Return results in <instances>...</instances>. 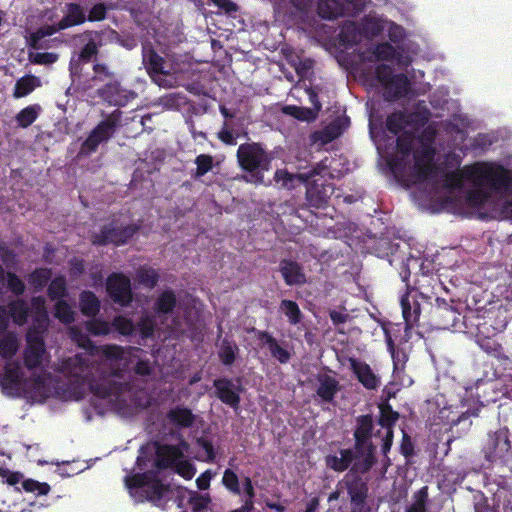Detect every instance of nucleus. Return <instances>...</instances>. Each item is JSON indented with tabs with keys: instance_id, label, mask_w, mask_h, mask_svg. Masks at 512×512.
<instances>
[{
	"instance_id": "13d9d810",
	"label": "nucleus",
	"mask_w": 512,
	"mask_h": 512,
	"mask_svg": "<svg viewBox=\"0 0 512 512\" xmlns=\"http://www.w3.org/2000/svg\"><path fill=\"white\" fill-rule=\"evenodd\" d=\"M340 42L352 46L358 41V31L355 23H350L341 28L339 33Z\"/></svg>"
},
{
	"instance_id": "f03ea898",
	"label": "nucleus",
	"mask_w": 512,
	"mask_h": 512,
	"mask_svg": "<svg viewBox=\"0 0 512 512\" xmlns=\"http://www.w3.org/2000/svg\"><path fill=\"white\" fill-rule=\"evenodd\" d=\"M380 431L374 434V417L372 414H363L355 418L353 428V448L362 459L355 463V469L362 472H369L377 463V447L373 443V436H378Z\"/></svg>"
},
{
	"instance_id": "a211bd4d",
	"label": "nucleus",
	"mask_w": 512,
	"mask_h": 512,
	"mask_svg": "<svg viewBox=\"0 0 512 512\" xmlns=\"http://www.w3.org/2000/svg\"><path fill=\"white\" fill-rule=\"evenodd\" d=\"M89 5L90 0H82L80 3H65V14L60 20V27L68 29L87 22L86 12Z\"/></svg>"
},
{
	"instance_id": "3c124183",
	"label": "nucleus",
	"mask_w": 512,
	"mask_h": 512,
	"mask_svg": "<svg viewBox=\"0 0 512 512\" xmlns=\"http://www.w3.org/2000/svg\"><path fill=\"white\" fill-rule=\"evenodd\" d=\"M372 55L376 61H391L397 58L398 52L390 43L383 42L374 47Z\"/></svg>"
},
{
	"instance_id": "79ce46f5",
	"label": "nucleus",
	"mask_w": 512,
	"mask_h": 512,
	"mask_svg": "<svg viewBox=\"0 0 512 512\" xmlns=\"http://www.w3.org/2000/svg\"><path fill=\"white\" fill-rule=\"evenodd\" d=\"M51 278L52 270L50 268H36L29 274L28 283L33 287L35 292H40Z\"/></svg>"
},
{
	"instance_id": "603ef678",
	"label": "nucleus",
	"mask_w": 512,
	"mask_h": 512,
	"mask_svg": "<svg viewBox=\"0 0 512 512\" xmlns=\"http://www.w3.org/2000/svg\"><path fill=\"white\" fill-rule=\"evenodd\" d=\"M54 316L63 324H71L75 320L72 307L63 299L55 303Z\"/></svg>"
},
{
	"instance_id": "37998d69",
	"label": "nucleus",
	"mask_w": 512,
	"mask_h": 512,
	"mask_svg": "<svg viewBox=\"0 0 512 512\" xmlns=\"http://www.w3.org/2000/svg\"><path fill=\"white\" fill-rule=\"evenodd\" d=\"M160 279L158 271L152 267L141 266L136 272V280L146 288L153 289Z\"/></svg>"
},
{
	"instance_id": "864d4df0",
	"label": "nucleus",
	"mask_w": 512,
	"mask_h": 512,
	"mask_svg": "<svg viewBox=\"0 0 512 512\" xmlns=\"http://www.w3.org/2000/svg\"><path fill=\"white\" fill-rule=\"evenodd\" d=\"M384 27L379 19L365 17L361 22L360 32L366 37L379 36Z\"/></svg>"
},
{
	"instance_id": "bf43d9fd",
	"label": "nucleus",
	"mask_w": 512,
	"mask_h": 512,
	"mask_svg": "<svg viewBox=\"0 0 512 512\" xmlns=\"http://www.w3.org/2000/svg\"><path fill=\"white\" fill-rule=\"evenodd\" d=\"M349 125L348 118H337L325 128V134L329 140L340 136L345 128Z\"/></svg>"
},
{
	"instance_id": "39448f33",
	"label": "nucleus",
	"mask_w": 512,
	"mask_h": 512,
	"mask_svg": "<svg viewBox=\"0 0 512 512\" xmlns=\"http://www.w3.org/2000/svg\"><path fill=\"white\" fill-rule=\"evenodd\" d=\"M328 174L325 165L317 164L311 170L299 174V180L306 183V200L311 207L320 209L325 208L334 188L324 177Z\"/></svg>"
},
{
	"instance_id": "72a5a7b5",
	"label": "nucleus",
	"mask_w": 512,
	"mask_h": 512,
	"mask_svg": "<svg viewBox=\"0 0 512 512\" xmlns=\"http://www.w3.org/2000/svg\"><path fill=\"white\" fill-rule=\"evenodd\" d=\"M412 291L414 289H408V292L401 297L400 301L403 318L407 325L417 322L421 312L420 304L414 298L412 301L410 299Z\"/></svg>"
},
{
	"instance_id": "2f4dec72",
	"label": "nucleus",
	"mask_w": 512,
	"mask_h": 512,
	"mask_svg": "<svg viewBox=\"0 0 512 512\" xmlns=\"http://www.w3.org/2000/svg\"><path fill=\"white\" fill-rule=\"evenodd\" d=\"M62 30H66L64 27H60V21L53 24H46L39 27L36 31L30 34L28 38L29 46L34 50H39L44 47V38L52 36Z\"/></svg>"
},
{
	"instance_id": "a19ab883",
	"label": "nucleus",
	"mask_w": 512,
	"mask_h": 512,
	"mask_svg": "<svg viewBox=\"0 0 512 512\" xmlns=\"http://www.w3.org/2000/svg\"><path fill=\"white\" fill-rule=\"evenodd\" d=\"M39 85V78L34 75H25L17 80L14 87L13 96L17 99L25 97Z\"/></svg>"
},
{
	"instance_id": "5701e85b",
	"label": "nucleus",
	"mask_w": 512,
	"mask_h": 512,
	"mask_svg": "<svg viewBox=\"0 0 512 512\" xmlns=\"http://www.w3.org/2000/svg\"><path fill=\"white\" fill-rule=\"evenodd\" d=\"M183 457L184 454L177 445H159L156 450L155 466L161 470L172 468Z\"/></svg>"
},
{
	"instance_id": "e2e57ef3",
	"label": "nucleus",
	"mask_w": 512,
	"mask_h": 512,
	"mask_svg": "<svg viewBox=\"0 0 512 512\" xmlns=\"http://www.w3.org/2000/svg\"><path fill=\"white\" fill-rule=\"evenodd\" d=\"M483 186H474L467 192V200L471 205H483L489 198V194L482 189Z\"/></svg>"
},
{
	"instance_id": "774afa93",
	"label": "nucleus",
	"mask_w": 512,
	"mask_h": 512,
	"mask_svg": "<svg viewBox=\"0 0 512 512\" xmlns=\"http://www.w3.org/2000/svg\"><path fill=\"white\" fill-rule=\"evenodd\" d=\"M7 286L16 296L22 295L25 292L24 282L13 272L7 273Z\"/></svg>"
},
{
	"instance_id": "e433bc0d",
	"label": "nucleus",
	"mask_w": 512,
	"mask_h": 512,
	"mask_svg": "<svg viewBox=\"0 0 512 512\" xmlns=\"http://www.w3.org/2000/svg\"><path fill=\"white\" fill-rule=\"evenodd\" d=\"M177 305V297L172 289H166L157 297L153 309L158 315H167L174 311Z\"/></svg>"
},
{
	"instance_id": "c85d7f7f",
	"label": "nucleus",
	"mask_w": 512,
	"mask_h": 512,
	"mask_svg": "<svg viewBox=\"0 0 512 512\" xmlns=\"http://www.w3.org/2000/svg\"><path fill=\"white\" fill-rule=\"evenodd\" d=\"M22 379V373L17 363L6 364L4 373L0 377V385L2 389L9 395H14L18 391Z\"/></svg>"
},
{
	"instance_id": "5fc2aeb1",
	"label": "nucleus",
	"mask_w": 512,
	"mask_h": 512,
	"mask_svg": "<svg viewBox=\"0 0 512 512\" xmlns=\"http://www.w3.org/2000/svg\"><path fill=\"white\" fill-rule=\"evenodd\" d=\"M18 350L17 338L8 334L0 339V356L4 359H11Z\"/></svg>"
},
{
	"instance_id": "ddd939ff",
	"label": "nucleus",
	"mask_w": 512,
	"mask_h": 512,
	"mask_svg": "<svg viewBox=\"0 0 512 512\" xmlns=\"http://www.w3.org/2000/svg\"><path fill=\"white\" fill-rule=\"evenodd\" d=\"M0 478L3 483L10 486H15L21 482L25 492L35 493L37 496L47 495L51 490V486L47 482H39L31 478L24 479L23 473L11 471L5 467H0Z\"/></svg>"
},
{
	"instance_id": "423d86ee",
	"label": "nucleus",
	"mask_w": 512,
	"mask_h": 512,
	"mask_svg": "<svg viewBox=\"0 0 512 512\" xmlns=\"http://www.w3.org/2000/svg\"><path fill=\"white\" fill-rule=\"evenodd\" d=\"M121 116L122 112L116 109L101 120L81 144V154L90 155L97 151L101 143L108 142L119 128Z\"/></svg>"
},
{
	"instance_id": "680f3d73",
	"label": "nucleus",
	"mask_w": 512,
	"mask_h": 512,
	"mask_svg": "<svg viewBox=\"0 0 512 512\" xmlns=\"http://www.w3.org/2000/svg\"><path fill=\"white\" fill-rule=\"evenodd\" d=\"M155 320L150 316H143L137 323V330L142 338L147 339L154 335Z\"/></svg>"
},
{
	"instance_id": "0eeeda50",
	"label": "nucleus",
	"mask_w": 512,
	"mask_h": 512,
	"mask_svg": "<svg viewBox=\"0 0 512 512\" xmlns=\"http://www.w3.org/2000/svg\"><path fill=\"white\" fill-rule=\"evenodd\" d=\"M139 229L140 227L137 224L119 226L116 221H112L103 225L99 232L92 233L90 241L95 246H106L108 244L122 246L127 244Z\"/></svg>"
},
{
	"instance_id": "6ab92c4d",
	"label": "nucleus",
	"mask_w": 512,
	"mask_h": 512,
	"mask_svg": "<svg viewBox=\"0 0 512 512\" xmlns=\"http://www.w3.org/2000/svg\"><path fill=\"white\" fill-rule=\"evenodd\" d=\"M350 368L362 386L368 390H376L380 386V377L369 364L354 357L349 358Z\"/></svg>"
},
{
	"instance_id": "4c0bfd02",
	"label": "nucleus",
	"mask_w": 512,
	"mask_h": 512,
	"mask_svg": "<svg viewBox=\"0 0 512 512\" xmlns=\"http://www.w3.org/2000/svg\"><path fill=\"white\" fill-rule=\"evenodd\" d=\"M63 368L71 376L77 378L86 377L89 368V360L86 357L77 354L66 359L63 362Z\"/></svg>"
},
{
	"instance_id": "aec40b11",
	"label": "nucleus",
	"mask_w": 512,
	"mask_h": 512,
	"mask_svg": "<svg viewBox=\"0 0 512 512\" xmlns=\"http://www.w3.org/2000/svg\"><path fill=\"white\" fill-rule=\"evenodd\" d=\"M488 458H503L511 449L508 429H499L489 434L488 443L485 447Z\"/></svg>"
},
{
	"instance_id": "69168bd1",
	"label": "nucleus",
	"mask_w": 512,
	"mask_h": 512,
	"mask_svg": "<svg viewBox=\"0 0 512 512\" xmlns=\"http://www.w3.org/2000/svg\"><path fill=\"white\" fill-rule=\"evenodd\" d=\"M142 56V64H164V59L155 51L150 43L142 46Z\"/></svg>"
},
{
	"instance_id": "49530a36",
	"label": "nucleus",
	"mask_w": 512,
	"mask_h": 512,
	"mask_svg": "<svg viewBox=\"0 0 512 512\" xmlns=\"http://www.w3.org/2000/svg\"><path fill=\"white\" fill-rule=\"evenodd\" d=\"M47 295L52 301L62 300L67 295V282L64 276H57L50 280Z\"/></svg>"
},
{
	"instance_id": "7c9ffc66",
	"label": "nucleus",
	"mask_w": 512,
	"mask_h": 512,
	"mask_svg": "<svg viewBox=\"0 0 512 512\" xmlns=\"http://www.w3.org/2000/svg\"><path fill=\"white\" fill-rule=\"evenodd\" d=\"M416 116V113H407L401 110L392 112L386 118V129L390 133L398 135L406 126H409L414 121Z\"/></svg>"
},
{
	"instance_id": "1a4fd4ad",
	"label": "nucleus",
	"mask_w": 512,
	"mask_h": 512,
	"mask_svg": "<svg viewBox=\"0 0 512 512\" xmlns=\"http://www.w3.org/2000/svg\"><path fill=\"white\" fill-rule=\"evenodd\" d=\"M366 473L355 469V463H353L343 480L350 499L351 509L369 511V508L366 507L369 487L367 481L361 476Z\"/></svg>"
},
{
	"instance_id": "0e129e2a",
	"label": "nucleus",
	"mask_w": 512,
	"mask_h": 512,
	"mask_svg": "<svg viewBox=\"0 0 512 512\" xmlns=\"http://www.w3.org/2000/svg\"><path fill=\"white\" fill-rule=\"evenodd\" d=\"M223 485L232 493L239 495L240 486L237 474L231 469H226L222 478Z\"/></svg>"
},
{
	"instance_id": "a18cd8bd",
	"label": "nucleus",
	"mask_w": 512,
	"mask_h": 512,
	"mask_svg": "<svg viewBox=\"0 0 512 512\" xmlns=\"http://www.w3.org/2000/svg\"><path fill=\"white\" fill-rule=\"evenodd\" d=\"M286 114L291 115L297 120L311 122L314 121L319 113V108L311 109L308 107H300L295 105L286 106L284 109Z\"/></svg>"
},
{
	"instance_id": "a878e982",
	"label": "nucleus",
	"mask_w": 512,
	"mask_h": 512,
	"mask_svg": "<svg viewBox=\"0 0 512 512\" xmlns=\"http://www.w3.org/2000/svg\"><path fill=\"white\" fill-rule=\"evenodd\" d=\"M166 420L177 429L190 428L196 420L192 410L183 405H176L166 413Z\"/></svg>"
},
{
	"instance_id": "2eb2a0df",
	"label": "nucleus",
	"mask_w": 512,
	"mask_h": 512,
	"mask_svg": "<svg viewBox=\"0 0 512 512\" xmlns=\"http://www.w3.org/2000/svg\"><path fill=\"white\" fill-rule=\"evenodd\" d=\"M214 395L224 404L237 410L241 402V385L234 384L232 379L223 377L213 381Z\"/></svg>"
},
{
	"instance_id": "6e6552de",
	"label": "nucleus",
	"mask_w": 512,
	"mask_h": 512,
	"mask_svg": "<svg viewBox=\"0 0 512 512\" xmlns=\"http://www.w3.org/2000/svg\"><path fill=\"white\" fill-rule=\"evenodd\" d=\"M112 29L85 30L74 37L78 48V61L84 64L97 61L99 49L104 45L105 36L113 33Z\"/></svg>"
},
{
	"instance_id": "473e14b6",
	"label": "nucleus",
	"mask_w": 512,
	"mask_h": 512,
	"mask_svg": "<svg viewBox=\"0 0 512 512\" xmlns=\"http://www.w3.org/2000/svg\"><path fill=\"white\" fill-rule=\"evenodd\" d=\"M379 416L377 424L380 425L385 431H394V426L399 420V413L393 410L389 404L388 399L378 404Z\"/></svg>"
},
{
	"instance_id": "b1692460",
	"label": "nucleus",
	"mask_w": 512,
	"mask_h": 512,
	"mask_svg": "<svg viewBox=\"0 0 512 512\" xmlns=\"http://www.w3.org/2000/svg\"><path fill=\"white\" fill-rule=\"evenodd\" d=\"M125 384L116 381L112 377H102L99 381L90 383V390L93 395L105 399L110 396L118 397L124 391Z\"/></svg>"
},
{
	"instance_id": "c756f323",
	"label": "nucleus",
	"mask_w": 512,
	"mask_h": 512,
	"mask_svg": "<svg viewBox=\"0 0 512 512\" xmlns=\"http://www.w3.org/2000/svg\"><path fill=\"white\" fill-rule=\"evenodd\" d=\"M349 3L342 0H320L318 3V14L321 18L334 20L347 14Z\"/></svg>"
},
{
	"instance_id": "f8f14e48",
	"label": "nucleus",
	"mask_w": 512,
	"mask_h": 512,
	"mask_svg": "<svg viewBox=\"0 0 512 512\" xmlns=\"http://www.w3.org/2000/svg\"><path fill=\"white\" fill-rule=\"evenodd\" d=\"M109 297L121 306H128L133 300L130 279L122 273H112L106 280Z\"/></svg>"
},
{
	"instance_id": "412c9836",
	"label": "nucleus",
	"mask_w": 512,
	"mask_h": 512,
	"mask_svg": "<svg viewBox=\"0 0 512 512\" xmlns=\"http://www.w3.org/2000/svg\"><path fill=\"white\" fill-rule=\"evenodd\" d=\"M339 454L340 456L327 455L325 457L326 466L335 472H344L353 462L359 463L362 459V456H359L354 448L340 449Z\"/></svg>"
},
{
	"instance_id": "f704fd0d",
	"label": "nucleus",
	"mask_w": 512,
	"mask_h": 512,
	"mask_svg": "<svg viewBox=\"0 0 512 512\" xmlns=\"http://www.w3.org/2000/svg\"><path fill=\"white\" fill-rule=\"evenodd\" d=\"M79 306L81 313L86 317H95L100 311V300L96 294L89 290H84L79 295Z\"/></svg>"
},
{
	"instance_id": "052dcab7",
	"label": "nucleus",
	"mask_w": 512,
	"mask_h": 512,
	"mask_svg": "<svg viewBox=\"0 0 512 512\" xmlns=\"http://www.w3.org/2000/svg\"><path fill=\"white\" fill-rule=\"evenodd\" d=\"M86 329L90 334L94 336L107 335L111 330L110 324L107 321L101 319H92L87 321Z\"/></svg>"
},
{
	"instance_id": "7ed1b4c3",
	"label": "nucleus",
	"mask_w": 512,
	"mask_h": 512,
	"mask_svg": "<svg viewBox=\"0 0 512 512\" xmlns=\"http://www.w3.org/2000/svg\"><path fill=\"white\" fill-rule=\"evenodd\" d=\"M345 71L351 74H357L360 71L364 74L365 69L371 72L374 70V81L383 89V97L387 102H395L406 97L411 91V83L408 77L403 74H395L394 66H343Z\"/></svg>"
},
{
	"instance_id": "6e6d98bb",
	"label": "nucleus",
	"mask_w": 512,
	"mask_h": 512,
	"mask_svg": "<svg viewBox=\"0 0 512 512\" xmlns=\"http://www.w3.org/2000/svg\"><path fill=\"white\" fill-rule=\"evenodd\" d=\"M89 9L87 8L88 14L86 18L88 22H100L107 18L109 6L103 2H97L92 4L90 1Z\"/></svg>"
},
{
	"instance_id": "ea45409f",
	"label": "nucleus",
	"mask_w": 512,
	"mask_h": 512,
	"mask_svg": "<svg viewBox=\"0 0 512 512\" xmlns=\"http://www.w3.org/2000/svg\"><path fill=\"white\" fill-rule=\"evenodd\" d=\"M239 348L237 344L228 338H224L218 350V356L224 366H231L235 360Z\"/></svg>"
},
{
	"instance_id": "4d7b16f0",
	"label": "nucleus",
	"mask_w": 512,
	"mask_h": 512,
	"mask_svg": "<svg viewBox=\"0 0 512 512\" xmlns=\"http://www.w3.org/2000/svg\"><path fill=\"white\" fill-rule=\"evenodd\" d=\"M211 502V497L209 494H199L198 492H192L188 503L191 505V509L193 512H202L208 507V504Z\"/></svg>"
},
{
	"instance_id": "bb28decb",
	"label": "nucleus",
	"mask_w": 512,
	"mask_h": 512,
	"mask_svg": "<svg viewBox=\"0 0 512 512\" xmlns=\"http://www.w3.org/2000/svg\"><path fill=\"white\" fill-rule=\"evenodd\" d=\"M279 271L288 286L302 285L306 282V276L301 265L290 259H282L279 264Z\"/></svg>"
},
{
	"instance_id": "338daca9",
	"label": "nucleus",
	"mask_w": 512,
	"mask_h": 512,
	"mask_svg": "<svg viewBox=\"0 0 512 512\" xmlns=\"http://www.w3.org/2000/svg\"><path fill=\"white\" fill-rule=\"evenodd\" d=\"M115 329L124 336H130L135 331V325L131 319L118 316L113 321Z\"/></svg>"
},
{
	"instance_id": "cd10ccee",
	"label": "nucleus",
	"mask_w": 512,
	"mask_h": 512,
	"mask_svg": "<svg viewBox=\"0 0 512 512\" xmlns=\"http://www.w3.org/2000/svg\"><path fill=\"white\" fill-rule=\"evenodd\" d=\"M256 338L269 349L273 358L278 360L281 364H286L291 359L290 352L279 345L277 339L269 332L263 330L256 331Z\"/></svg>"
},
{
	"instance_id": "9d476101",
	"label": "nucleus",
	"mask_w": 512,
	"mask_h": 512,
	"mask_svg": "<svg viewBox=\"0 0 512 512\" xmlns=\"http://www.w3.org/2000/svg\"><path fill=\"white\" fill-rule=\"evenodd\" d=\"M436 149L432 144L423 143L414 152L413 176L415 182L423 183L434 178L439 173V167L434 163Z\"/></svg>"
},
{
	"instance_id": "58836bf2",
	"label": "nucleus",
	"mask_w": 512,
	"mask_h": 512,
	"mask_svg": "<svg viewBox=\"0 0 512 512\" xmlns=\"http://www.w3.org/2000/svg\"><path fill=\"white\" fill-rule=\"evenodd\" d=\"M45 353V345H27L23 357L25 367L29 370L40 367Z\"/></svg>"
},
{
	"instance_id": "9b49d317",
	"label": "nucleus",
	"mask_w": 512,
	"mask_h": 512,
	"mask_svg": "<svg viewBox=\"0 0 512 512\" xmlns=\"http://www.w3.org/2000/svg\"><path fill=\"white\" fill-rule=\"evenodd\" d=\"M151 80L159 87L174 88L185 85V74L180 66H145Z\"/></svg>"
},
{
	"instance_id": "4be33fe9",
	"label": "nucleus",
	"mask_w": 512,
	"mask_h": 512,
	"mask_svg": "<svg viewBox=\"0 0 512 512\" xmlns=\"http://www.w3.org/2000/svg\"><path fill=\"white\" fill-rule=\"evenodd\" d=\"M415 137L412 132L404 131L398 134L396 139V149L401 158H394L389 162L391 169L394 172L402 170L405 166L404 160L409 157L413 149Z\"/></svg>"
},
{
	"instance_id": "c9c22d12",
	"label": "nucleus",
	"mask_w": 512,
	"mask_h": 512,
	"mask_svg": "<svg viewBox=\"0 0 512 512\" xmlns=\"http://www.w3.org/2000/svg\"><path fill=\"white\" fill-rule=\"evenodd\" d=\"M8 315L13 322L19 326L27 323L30 314V307L24 299L12 300L7 305Z\"/></svg>"
},
{
	"instance_id": "c03bdc74",
	"label": "nucleus",
	"mask_w": 512,
	"mask_h": 512,
	"mask_svg": "<svg viewBox=\"0 0 512 512\" xmlns=\"http://www.w3.org/2000/svg\"><path fill=\"white\" fill-rule=\"evenodd\" d=\"M412 503L406 508L405 512H427L429 503L428 486H423L412 496Z\"/></svg>"
},
{
	"instance_id": "4468645a",
	"label": "nucleus",
	"mask_w": 512,
	"mask_h": 512,
	"mask_svg": "<svg viewBox=\"0 0 512 512\" xmlns=\"http://www.w3.org/2000/svg\"><path fill=\"white\" fill-rule=\"evenodd\" d=\"M476 343L483 352L494 358L503 370H512V359L498 339L479 333L476 335Z\"/></svg>"
},
{
	"instance_id": "dca6fc26",
	"label": "nucleus",
	"mask_w": 512,
	"mask_h": 512,
	"mask_svg": "<svg viewBox=\"0 0 512 512\" xmlns=\"http://www.w3.org/2000/svg\"><path fill=\"white\" fill-rule=\"evenodd\" d=\"M100 98L109 105L123 107L136 97V93L122 88L118 81H110L98 90Z\"/></svg>"
},
{
	"instance_id": "de8ad7c7",
	"label": "nucleus",
	"mask_w": 512,
	"mask_h": 512,
	"mask_svg": "<svg viewBox=\"0 0 512 512\" xmlns=\"http://www.w3.org/2000/svg\"><path fill=\"white\" fill-rule=\"evenodd\" d=\"M280 308L288 318V322L291 325H297L301 323L303 314L295 301L284 299L280 303Z\"/></svg>"
},
{
	"instance_id": "09e8293b",
	"label": "nucleus",
	"mask_w": 512,
	"mask_h": 512,
	"mask_svg": "<svg viewBox=\"0 0 512 512\" xmlns=\"http://www.w3.org/2000/svg\"><path fill=\"white\" fill-rule=\"evenodd\" d=\"M41 108L38 104L30 105L20 110L15 119L22 128L29 127L37 119Z\"/></svg>"
},
{
	"instance_id": "393cba45",
	"label": "nucleus",
	"mask_w": 512,
	"mask_h": 512,
	"mask_svg": "<svg viewBox=\"0 0 512 512\" xmlns=\"http://www.w3.org/2000/svg\"><path fill=\"white\" fill-rule=\"evenodd\" d=\"M318 387L316 389V395L324 403H332L335 396L340 390L339 381L325 373H320L316 376Z\"/></svg>"
},
{
	"instance_id": "f3484780",
	"label": "nucleus",
	"mask_w": 512,
	"mask_h": 512,
	"mask_svg": "<svg viewBox=\"0 0 512 512\" xmlns=\"http://www.w3.org/2000/svg\"><path fill=\"white\" fill-rule=\"evenodd\" d=\"M435 324L440 329L455 327L460 320V312L445 299L436 298V305L432 311Z\"/></svg>"
},
{
	"instance_id": "f257e3e1",
	"label": "nucleus",
	"mask_w": 512,
	"mask_h": 512,
	"mask_svg": "<svg viewBox=\"0 0 512 512\" xmlns=\"http://www.w3.org/2000/svg\"><path fill=\"white\" fill-rule=\"evenodd\" d=\"M464 180L470 181L473 186H489L498 192L509 188L512 176L503 165L495 163H475L443 174V186L450 191L461 189Z\"/></svg>"
},
{
	"instance_id": "8fccbe9b",
	"label": "nucleus",
	"mask_w": 512,
	"mask_h": 512,
	"mask_svg": "<svg viewBox=\"0 0 512 512\" xmlns=\"http://www.w3.org/2000/svg\"><path fill=\"white\" fill-rule=\"evenodd\" d=\"M196 169L191 172V177L199 179L213 169L214 160L209 154H200L195 158Z\"/></svg>"
},
{
	"instance_id": "20e7f679",
	"label": "nucleus",
	"mask_w": 512,
	"mask_h": 512,
	"mask_svg": "<svg viewBox=\"0 0 512 512\" xmlns=\"http://www.w3.org/2000/svg\"><path fill=\"white\" fill-rule=\"evenodd\" d=\"M237 161L247 182L260 185L264 183V172L270 169L271 157L260 143H243L237 149Z\"/></svg>"
}]
</instances>
